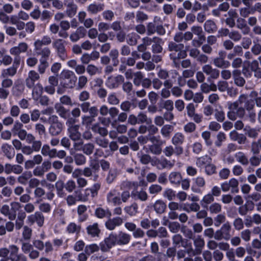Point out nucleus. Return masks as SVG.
<instances>
[{
  "mask_svg": "<svg viewBox=\"0 0 261 261\" xmlns=\"http://www.w3.org/2000/svg\"><path fill=\"white\" fill-rule=\"evenodd\" d=\"M208 210L211 214H217L222 210L221 205L217 202H215L210 205Z\"/></svg>",
  "mask_w": 261,
  "mask_h": 261,
  "instance_id": "54",
  "label": "nucleus"
},
{
  "mask_svg": "<svg viewBox=\"0 0 261 261\" xmlns=\"http://www.w3.org/2000/svg\"><path fill=\"white\" fill-rule=\"evenodd\" d=\"M204 28L205 31L208 33H213L217 30L216 24L211 20H207L205 21L204 24Z\"/></svg>",
  "mask_w": 261,
  "mask_h": 261,
  "instance_id": "45",
  "label": "nucleus"
},
{
  "mask_svg": "<svg viewBox=\"0 0 261 261\" xmlns=\"http://www.w3.org/2000/svg\"><path fill=\"white\" fill-rule=\"evenodd\" d=\"M184 44H176L174 42H170L168 44V49L172 52L170 54V58L174 64L178 63V60L186 57L187 53L183 49Z\"/></svg>",
  "mask_w": 261,
  "mask_h": 261,
  "instance_id": "4",
  "label": "nucleus"
},
{
  "mask_svg": "<svg viewBox=\"0 0 261 261\" xmlns=\"http://www.w3.org/2000/svg\"><path fill=\"white\" fill-rule=\"evenodd\" d=\"M124 78L122 75H118L116 76H110L106 81L107 86L111 89L117 88L123 81Z\"/></svg>",
  "mask_w": 261,
  "mask_h": 261,
  "instance_id": "16",
  "label": "nucleus"
},
{
  "mask_svg": "<svg viewBox=\"0 0 261 261\" xmlns=\"http://www.w3.org/2000/svg\"><path fill=\"white\" fill-rule=\"evenodd\" d=\"M32 177V172L30 171H27L24 172L21 175L18 176L17 180L18 182L20 184L26 185Z\"/></svg>",
  "mask_w": 261,
  "mask_h": 261,
  "instance_id": "36",
  "label": "nucleus"
},
{
  "mask_svg": "<svg viewBox=\"0 0 261 261\" xmlns=\"http://www.w3.org/2000/svg\"><path fill=\"white\" fill-rule=\"evenodd\" d=\"M140 36L135 33H132L127 35L126 41L130 45H135L137 44Z\"/></svg>",
  "mask_w": 261,
  "mask_h": 261,
  "instance_id": "49",
  "label": "nucleus"
},
{
  "mask_svg": "<svg viewBox=\"0 0 261 261\" xmlns=\"http://www.w3.org/2000/svg\"><path fill=\"white\" fill-rule=\"evenodd\" d=\"M40 79L39 74L35 70H31L28 73V75L25 79V84L28 88H32L35 85V83Z\"/></svg>",
  "mask_w": 261,
  "mask_h": 261,
  "instance_id": "15",
  "label": "nucleus"
},
{
  "mask_svg": "<svg viewBox=\"0 0 261 261\" xmlns=\"http://www.w3.org/2000/svg\"><path fill=\"white\" fill-rule=\"evenodd\" d=\"M9 22L13 25H15L17 29L22 30L25 28V23L20 20L18 15H12L10 16Z\"/></svg>",
  "mask_w": 261,
  "mask_h": 261,
  "instance_id": "29",
  "label": "nucleus"
},
{
  "mask_svg": "<svg viewBox=\"0 0 261 261\" xmlns=\"http://www.w3.org/2000/svg\"><path fill=\"white\" fill-rule=\"evenodd\" d=\"M5 222V225H0V236H3L6 234L7 231L12 232L15 228L14 223L11 221H6V219L0 217V223Z\"/></svg>",
  "mask_w": 261,
  "mask_h": 261,
  "instance_id": "12",
  "label": "nucleus"
},
{
  "mask_svg": "<svg viewBox=\"0 0 261 261\" xmlns=\"http://www.w3.org/2000/svg\"><path fill=\"white\" fill-rule=\"evenodd\" d=\"M41 153L44 156H49L50 158L56 157V149H50L48 145H44L41 149Z\"/></svg>",
  "mask_w": 261,
  "mask_h": 261,
  "instance_id": "41",
  "label": "nucleus"
},
{
  "mask_svg": "<svg viewBox=\"0 0 261 261\" xmlns=\"http://www.w3.org/2000/svg\"><path fill=\"white\" fill-rule=\"evenodd\" d=\"M214 200V197L210 193L204 195L200 201L201 205L203 207H206L208 204H210Z\"/></svg>",
  "mask_w": 261,
  "mask_h": 261,
  "instance_id": "51",
  "label": "nucleus"
},
{
  "mask_svg": "<svg viewBox=\"0 0 261 261\" xmlns=\"http://www.w3.org/2000/svg\"><path fill=\"white\" fill-rule=\"evenodd\" d=\"M169 179L171 184L178 185L182 179V177L179 172H172L169 176Z\"/></svg>",
  "mask_w": 261,
  "mask_h": 261,
  "instance_id": "42",
  "label": "nucleus"
},
{
  "mask_svg": "<svg viewBox=\"0 0 261 261\" xmlns=\"http://www.w3.org/2000/svg\"><path fill=\"white\" fill-rule=\"evenodd\" d=\"M64 5L66 7V13L68 17L72 18L76 13L77 6L73 0H65Z\"/></svg>",
  "mask_w": 261,
  "mask_h": 261,
  "instance_id": "14",
  "label": "nucleus"
},
{
  "mask_svg": "<svg viewBox=\"0 0 261 261\" xmlns=\"http://www.w3.org/2000/svg\"><path fill=\"white\" fill-rule=\"evenodd\" d=\"M106 201L108 205L112 206L121 204L120 193L115 189L111 190L107 194Z\"/></svg>",
  "mask_w": 261,
  "mask_h": 261,
  "instance_id": "8",
  "label": "nucleus"
},
{
  "mask_svg": "<svg viewBox=\"0 0 261 261\" xmlns=\"http://www.w3.org/2000/svg\"><path fill=\"white\" fill-rule=\"evenodd\" d=\"M81 226L74 222H70L67 226L66 231L69 234L77 235L81 231Z\"/></svg>",
  "mask_w": 261,
  "mask_h": 261,
  "instance_id": "32",
  "label": "nucleus"
},
{
  "mask_svg": "<svg viewBox=\"0 0 261 261\" xmlns=\"http://www.w3.org/2000/svg\"><path fill=\"white\" fill-rule=\"evenodd\" d=\"M116 238L117 245L120 246L128 244L131 240V236L123 231H119L117 234H116Z\"/></svg>",
  "mask_w": 261,
  "mask_h": 261,
  "instance_id": "20",
  "label": "nucleus"
},
{
  "mask_svg": "<svg viewBox=\"0 0 261 261\" xmlns=\"http://www.w3.org/2000/svg\"><path fill=\"white\" fill-rule=\"evenodd\" d=\"M123 223V220L121 217H117L113 219H109L106 222V228L110 230H114L116 227L120 226Z\"/></svg>",
  "mask_w": 261,
  "mask_h": 261,
  "instance_id": "22",
  "label": "nucleus"
},
{
  "mask_svg": "<svg viewBox=\"0 0 261 261\" xmlns=\"http://www.w3.org/2000/svg\"><path fill=\"white\" fill-rule=\"evenodd\" d=\"M23 171V168L19 165H12L7 163L5 165V172L7 174L14 173L16 174H20Z\"/></svg>",
  "mask_w": 261,
  "mask_h": 261,
  "instance_id": "24",
  "label": "nucleus"
},
{
  "mask_svg": "<svg viewBox=\"0 0 261 261\" xmlns=\"http://www.w3.org/2000/svg\"><path fill=\"white\" fill-rule=\"evenodd\" d=\"M194 244L195 247V250L194 251V254H200L201 252L202 249L204 246V240L199 236L196 237L194 240Z\"/></svg>",
  "mask_w": 261,
  "mask_h": 261,
  "instance_id": "28",
  "label": "nucleus"
},
{
  "mask_svg": "<svg viewBox=\"0 0 261 261\" xmlns=\"http://www.w3.org/2000/svg\"><path fill=\"white\" fill-rule=\"evenodd\" d=\"M75 164L78 165H83L86 163V158L81 153H77L74 156Z\"/></svg>",
  "mask_w": 261,
  "mask_h": 261,
  "instance_id": "59",
  "label": "nucleus"
},
{
  "mask_svg": "<svg viewBox=\"0 0 261 261\" xmlns=\"http://www.w3.org/2000/svg\"><path fill=\"white\" fill-rule=\"evenodd\" d=\"M55 109L57 112L60 117L66 119L67 117V110H66L61 104L57 103L55 105Z\"/></svg>",
  "mask_w": 261,
  "mask_h": 261,
  "instance_id": "53",
  "label": "nucleus"
},
{
  "mask_svg": "<svg viewBox=\"0 0 261 261\" xmlns=\"http://www.w3.org/2000/svg\"><path fill=\"white\" fill-rule=\"evenodd\" d=\"M86 231L88 236L91 238H98L100 232V229L97 223L88 225L86 228Z\"/></svg>",
  "mask_w": 261,
  "mask_h": 261,
  "instance_id": "23",
  "label": "nucleus"
},
{
  "mask_svg": "<svg viewBox=\"0 0 261 261\" xmlns=\"http://www.w3.org/2000/svg\"><path fill=\"white\" fill-rule=\"evenodd\" d=\"M44 216L40 212H36L28 217V220L32 224L36 222L39 226H42L44 223Z\"/></svg>",
  "mask_w": 261,
  "mask_h": 261,
  "instance_id": "26",
  "label": "nucleus"
},
{
  "mask_svg": "<svg viewBox=\"0 0 261 261\" xmlns=\"http://www.w3.org/2000/svg\"><path fill=\"white\" fill-rule=\"evenodd\" d=\"M100 184L96 182L91 188H89V190H88L87 191L91 192V197H94L97 195L98 191L100 189Z\"/></svg>",
  "mask_w": 261,
  "mask_h": 261,
  "instance_id": "63",
  "label": "nucleus"
},
{
  "mask_svg": "<svg viewBox=\"0 0 261 261\" xmlns=\"http://www.w3.org/2000/svg\"><path fill=\"white\" fill-rule=\"evenodd\" d=\"M99 247L96 244H91L87 245L85 247V252L88 254H92L99 250Z\"/></svg>",
  "mask_w": 261,
  "mask_h": 261,
  "instance_id": "61",
  "label": "nucleus"
},
{
  "mask_svg": "<svg viewBox=\"0 0 261 261\" xmlns=\"http://www.w3.org/2000/svg\"><path fill=\"white\" fill-rule=\"evenodd\" d=\"M212 163V159L207 155L198 158L196 161V165L199 168H204Z\"/></svg>",
  "mask_w": 261,
  "mask_h": 261,
  "instance_id": "31",
  "label": "nucleus"
},
{
  "mask_svg": "<svg viewBox=\"0 0 261 261\" xmlns=\"http://www.w3.org/2000/svg\"><path fill=\"white\" fill-rule=\"evenodd\" d=\"M51 43V39L48 35H44L41 39L36 40L34 43V49H40L42 46H47Z\"/></svg>",
  "mask_w": 261,
  "mask_h": 261,
  "instance_id": "19",
  "label": "nucleus"
},
{
  "mask_svg": "<svg viewBox=\"0 0 261 261\" xmlns=\"http://www.w3.org/2000/svg\"><path fill=\"white\" fill-rule=\"evenodd\" d=\"M20 63V58L15 57L13 65L10 67L3 69L2 71L1 77H8L9 76H13L17 72L18 65Z\"/></svg>",
  "mask_w": 261,
  "mask_h": 261,
  "instance_id": "11",
  "label": "nucleus"
},
{
  "mask_svg": "<svg viewBox=\"0 0 261 261\" xmlns=\"http://www.w3.org/2000/svg\"><path fill=\"white\" fill-rule=\"evenodd\" d=\"M117 175V170L115 169H111L109 170V173L106 177V181L108 184H111L116 178Z\"/></svg>",
  "mask_w": 261,
  "mask_h": 261,
  "instance_id": "56",
  "label": "nucleus"
},
{
  "mask_svg": "<svg viewBox=\"0 0 261 261\" xmlns=\"http://www.w3.org/2000/svg\"><path fill=\"white\" fill-rule=\"evenodd\" d=\"M80 125H75L68 127V132L70 138L73 141L80 140L81 137V134L79 132Z\"/></svg>",
  "mask_w": 261,
  "mask_h": 261,
  "instance_id": "25",
  "label": "nucleus"
},
{
  "mask_svg": "<svg viewBox=\"0 0 261 261\" xmlns=\"http://www.w3.org/2000/svg\"><path fill=\"white\" fill-rule=\"evenodd\" d=\"M231 226L228 222L224 223L220 230L217 231L214 236V238L216 240H220L224 239L226 240H228L230 239Z\"/></svg>",
  "mask_w": 261,
  "mask_h": 261,
  "instance_id": "9",
  "label": "nucleus"
},
{
  "mask_svg": "<svg viewBox=\"0 0 261 261\" xmlns=\"http://www.w3.org/2000/svg\"><path fill=\"white\" fill-rule=\"evenodd\" d=\"M94 121L95 118L92 116L84 115L82 117V124L86 127H89Z\"/></svg>",
  "mask_w": 261,
  "mask_h": 261,
  "instance_id": "62",
  "label": "nucleus"
},
{
  "mask_svg": "<svg viewBox=\"0 0 261 261\" xmlns=\"http://www.w3.org/2000/svg\"><path fill=\"white\" fill-rule=\"evenodd\" d=\"M65 41L62 39H57L53 41L52 45L55 48L59 57L63 61L67 59Z\"/></svg>",
  "mask_w": 261,
  "mask_h": 261,
  "instance_id": "7",
  "label": "nucleus"
},
{
  "mask_svg": "<svg viewBox=\"0 0 261 261\" xmlns=\"http://www.w3.org/2000/svg\"><path fill=\"white\" fill-rule=\"evenodd\" d=\"M37 55L41 56L40 59H44L46 60L51 54V50L48 47L41 48L40 49H34Z\"/></svg>",
  "mask_w": 261,
  "mask_h": 261,
  "instance_id": "38",
  "label": "nucleus"
},
{
  "mask_svg": "<svg viewBox=\"0 0 261 261\" xmlns=\"http://www.w3.org/2000/svg\"><path fill=\"white\" fill-rule=\"evenodd\" d=\"M28 48V45L25 42H21L19 43L18 46H14L10 48V53L13 56L19 57V55L21 53H23L27 51Z\"/></svg>",
  "mask_w": 261,
  "mask_h": 261,
  "instance_id": "17",
  "label": "nucleus"
},
{
  "mask_svg": "<svg viewBox=\"0 0 261 261\" xmlns=\"http://www.w3.org/2000/svg\"><path fill=\"white\" fill-rule=\"evenodd\" d=\"M173 243L175 247H179L180 246L187 248L188 254H194V251L192 248V244L188 243L187 240H184L180 234H175L173 237Z\"/></svg>",
  "mask_w": 261,
  "mask_h": 261,
  "instance_id": "10",
  "label": "nucleus"
},
{
  "mask_svg": "<svg viewBox=\"0 0 261 261\" xmlns=\"http://www.w3.org/2000/svg\"><path fill=\"white\" fill-rule=\"evenodd\" d=\"M60 86L65 88H72L76 81L74 73L69 70H63L59 77Z\"/></svg>",
  "mask_w": 261,
  "mask_h": 261,
  "instance_id": "3",
  "label": "nucleus"
},
{
  "mask_svg": "<svg viewBox=\"0 0 261 261\" xmlns=\"http://www.w3.org/2000/svg\"><path fill=\"white\" fill-rule=\"evenodd\" d=\"M205 185L204 178L201 176H198L193 179V183L191 187L192 190L195 193L201 192V189Z\"/></svg>",
  "mask_w": 261,
  "mask_h": 261,
  "instance_id": "13",
  "label": "nucleus"
},
{
  "mask_svg": "<svg viewBox=\"0 0 261 261\" xmlns=\"http://www.w3.org/2000/svg\"><path fill=\"white\" fill-rule=\"evenodd\" d=\"M174 162H175L174 161L171 162L170 161H168L166 159H164L161 161H159L158 167L162 168L171 169L173 167V166L174 165Z\"/></svg>",
  "mask_w": 261,
  "mask_h": 261,
  "instance_id": "50",
  "label": "nucleus"
},
{
  "mask_svg": "<svg viewBox=\"0 0 261 261\" xmlns=\"http://www.w3.org/2000/svg\"><path fill=\"white\" fill-rule=\"evenodd\" d=\"M1 214L6 217H7L9 220H14L15 219V214H12L10 207L7 204L3 205L0 207Z\"/></svg>",
  "mask_w": 261,
  "mask_h": 261,
  "instance_id": "35",
  "label": "nucleus"
},
{
  "mask_svg": "<svg viewBox=\"0 0 261 261\" xmlns=\"http://www.w3.org/2000/svg\"><path fill=\"white\" fill-rule=\"evenodd\" d=\"M173 129V127L172 125L167 124L163 126L161 133L164 137H169Z\"/></svg>",
  "mask_w": 261,
  "mask_h": 261,
  "instance_id": "60",
  "label": "nucleus"
},
{
  "mask_svg": "<svg viewBox=\"0 0 261 261\" xmlns=\"http://www.w3.org/2000/svg\"><path fill=\"white\" fill-rule=\"evenodd\" d=\"M116 245H117L116 234L112 232L100 243V249L102 252H108Z\"/></svg>",
  "mask_w": 261,
  "mask_h": 261,
  "instance_id": "6",
  "label": "nucleus"
},
{
  "mask_svg": "<svg viewBox=\"0 0 261 261\" xmlns=\"http://www.w3.org/2000/svg\"><path fill=\"white\" fill-rule=\"evenodd\" d=\"M201 137L204 140L205 144L206 146H210L212 144V141L211 139V133L205 130L202 133Z\"/></svg>",
  "mask_w": 261,
  "mask_h": 261,
  "instance_id": "64",
  "label": "nucleus"
},
{
  "mask_svg": "<svg viewBox=\"0 0 261 261\" xmlns=\"http://www.w3.org/2000/svg\"><path fill=\"white\" fill-rule=\"evenodd\" d=\"M50 125L49 132L51 135L57 136L61 133L63 129V124L58 120V117L56 115H51L48 119Z\"/></svg>",
  "mask_w": 261,
  "mask_h": 261,
  "instance_id": "5",
  "label": "nucleus"
},
{
  "mask_svg": "<svg viewBox=\"0 0 261 261\" xmlns=\"http://www.w3.org/2000/svg\"><path fill=\"white\" fill-rule=\"evenodd\" d=\"M153 42L154 44L152 45V51L153 53H161L163 50L162 45L164 42L162 39L154 37H153Z\"/></svg>",
  "mask_w": 261,
  "mask_h": 261,
  "instance_id": "27",
  "label": "nucleus"
},
{
  "mask_svg": "<svg viewBox=\"0 0 261 261\" xmlns=\"http://www.w3.org/2000/svg\"><path fill=\"white\" fill-rule=\"evenodd\" d=\"M233 77L236 85L242 87L245 84V80L242 76L241 72L239 70H235L233 72Z\"/></svg>",
  "mask_w": 261,
  "mask_h": 261,
  "instance_id": "34",
  "label": "nucleus"
},
{
  "mask_svg": "<svg viewBox=\"0 0 261 261\" xmlns=\"http://www.w3.org/2000/svg\"><path fill=\"white\" fill-rule=\"evenodd\" d=\"M138 206L137 203H134L130 205L125 206L124 210L126 213L130 216H135L138 212Z\"/></svg>",
  "mask_w": 261,
  "mask_h": 261,
  "instance_id": "44",
  "label": "nucleus"
},
{
  "mask_svg": "<svg viewBox=\"0 0 261 261\" xmlns=\"http://www.w3.org/2000/svg\"><path fill=\"white\" fill-rule=\"evenodd\" d=\"M0 257L7 258L11 261H27V257L23 254L19 253V248L15 245H10L8 248H1Z\"/></svg>",
  "mask_w": 261,
  "mask_h": 261,
  "instance_id": "2",
  "label": "nucleus"
},
{
  "mask_svg": "<svg viewBox=\"0 0 261 261\" xmlns=\"http://www.w3.org/2000/svg\"><path fill=\"white\" fill-rule=\"evenodd\" d=\"M2 150L4 154L9 159H12L15 155V152L14 148L7 143H5L2 145Z\"/></svg>",
  "mask_w": 261,
  "mask_h": 261,
  "instance_id": "30",
  "label": "nucleus"
},
{
  "mask_svg": "<svg viewBox=\"0 0 261 261\" xmlns=\"http://www.w3.org/2000/svg\"><path fill=\"white\" fill-rule=\"evenodd\" d=\"M94 146L92 143H87L82 146V150L87 155L91 154L94 150Z\"/></svg>",
  "mask_w": 261,
  "mask_h": 261,
  "instance_id": "57",
  "label": "nucleus"
},
{
  "mask_svg": "<svg viewBox=\"0 0 261 261\" xmlns=\"http://www.w3.org/2000/svg\"><path fill=\"white\" fill-rule=\"evenodd\" d=\"M103 4L94 3L89 5L87 8V10L91 14H96L103 10Z\"/></svg>",
  "mask_w": 261,
  "mask_h": 261,
  "instance_id": "33",
  "label": "nucleus"
},
{
  "mask_svg": "<svg viewBox=\"0 0 261 261\" xmlns=\"http://www.w3.org/2000/svg\"><path fill=\"white\" fill-rule=\"evenodd\" d=\"M153 206L156 213L162 214L166 208V204L163 200H158L154 202Z\"/></svg>",
  "mask_w": 261,
  "mask_h": 261,
  "instance_id": "39",
  "label": "nucleus"
},
{
  "mask_svg": "<svg viewBox=\"0 0 261 261\" xmlns=\"http://www.w3.org/2000/svg\"><path fill=\"white\" fill-rule=\"evenodd\" d=\"M202 70L206 75L210 76V77L214 79H217L220 75L219 71L209 64H206L202 66Z\"/></svg>",
  "mask_w": 261,
  "mask_h": 261,
  "instance_id": "18",
  "label": "nucleus"
},
{
  "mask_svg": "<svg viewBox=\"0 0 261 261\" xmlns=\"http://www.w3.org/2000/svg\"><path fill=\"white\" fill-rule=\"evenodd\" d=\"M219 57L216 58L214 60V65L219 68H227L229 66V63L224 60L225 54L223 51H220L219 53Z\"/></svg>",
  "mask_w": 261,
  "mask_h": 261,
  "instance_id": "21",
  "label": "nucleus"
},
{
  "mask_svg": "<svg viewBox=\"0 0 261 261\" xmlns=\"http://www.w3.org/2000/svg\"><path fill=\"white\" fill-rule=\"evenodd\" d=\"M229 135L232 140L238 141L239 144L245 143V136L243 134H239L236 130H232L230 133Z\"/></svg>",
  "mask_w": 261,
  "mask_h": 261,
  "instance_id": "43",
  "label": "nucleus"
},
{
  "mask_svg": "<svg viewBox=\"0 0 261 261\" xmlns=\"http://www.w3.org/2000/svg\"><path fill=\"white\" fill-rule=\"evenodd\" d=\"M132 196L135 198H138L141 201L146 200L148 197L147 193L142 190L140 191H132Z\"/></svg>",
  "mask_w": 261,
  "mask_h": 261,
  "instance_id": "48",
  "label": "nucleus"
},
{
  "mask_svg": "<svg viewBox=\"0 0 261 261\" xmlns=\"http://www.w3.org/2000/svg\"><path fill=\"white\" fill-rule=\"evenodd\" d=\"M43 87L40 83H37L33 87L32 97L34 100H38L43 92Z\"/></svg>",
  "mask_w": 261,
  "mask_h": 261,
  "instance_id": "37",
  "label": "nucleus"
},
{
  "mask_svg": "<svg viewBox=\"0 0 261 261\" xmlns=\"http://www.w3.org/2000/svg\"><path fill=\"white\" fill-rule=\"evenodd\" d=\"M191 30L193 35L194 34L197 36L198 37H205L201 27L193 25L192 27Z\"/></svg>",
  "mask_w": 261,
  "mask_h": 261,
  "instance_id": "58",
  "label": "nucleus"
},
{
  "mask_svg": "<svg viewBox=\"0 0 261 261\" xmlns=\"http://www.w3.org/2000/svg\"><path fill=\"white\" fill-rule=\"evenodd\" d=\"M23 90V85L21 82L18 81L15 83L12 89V92L14 95L19 96L21 94Z\"/></svg>",
  "mask_w": 261,
  "mask_h": 261,
  "instance_id": "46",
  "label": "nucleus"
},
{
  "mask_svg": "<svg viewBox=\"0 0 261 261\" xmlns=\"http://www.w3.org/2000/svg\"><path fill=\"white\" fill-rule=\"evenodd\" d=\"M185 139L184 135L181 133L177 132L172 137V143L175 146L180 145L184 143Z\"/></svg>",
  "mask_w": 261,
  "mask_h": 261,
  "instance_id": "40",
  "label": "nucleus"
},
{
  "mask_svg": "<svg viewBox=\"0 0 261 261\" xmlns=\"http://www.w3.org/2000/svg\"><path fill=\"white\" fill-rule=\"evenodd\" d=\"M229 111L227 112L228 118L234 120L237 117H242L245 115V96L242 94L236 101L228 103Z\"/></svg>",
  "mask_w": 261,
  "mask_h": 261,
  "instance_id": "1",
  "label": "nucleus"
},
{
  "mask_svg": "<svg viewBox=\"0 0 261 261\" xmlns=\"http://www.w3.org/2000/svg\"><path fill=\"white\" fill-rule=\"evenodd\" d=\"M138 157L139 158L140 161L143 164H147L151 161V157L149 155L144 154L142 151L137 153Z\"/></svg>",
  "mask_w": 261,
  "mask_h": 261,
  "instance_id": "52",
  "label": "nucleus"
},
{
  "mask_svg": "<svg viewBox=\"0 0 261 261\" xmlns=\"http://www.w3.org/2000/svg\"><path fill=\"white\" fill-rule=\"evenodd\" d=\"M95 215L99 218H102L105 217H110L112 215L109 209L105 210L101 207L96 208L95 210Z\"/></svg>",
  "mask_w": 261,
  "mask_h": 261,
  "instance_id": "47",
  "label": "nucleus"
},
{
  "mask_svg": "<svg viewBox=\"0 0 261 261\" xmlns=\"http://www.w3.org/2000/svg\"><path fill=\"white\" fill-rule=\"evenodd\" d=\"M92 130L102 136H107L108 134V131L106 128L100 127L98 123L95 124L92 126Z\"/></svg>",
  "mask_w": 261,
  "mask_h": 261,
  "instance_id": "55",
  "label": "nucleus"
}]
</instances>
